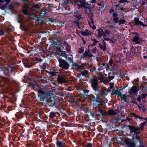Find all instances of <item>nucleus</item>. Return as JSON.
<instances>
[{
  "label": "nucleus",
  "mask_w": 147,
  "mask_h": 147,
  "mask_svg": "<svg viewBox=\"0 0 147 147\" xmlns=\"http://www.w3.org/2000/svg\"><path fill=\"white\" fill-rule=\"evenodd\" d=\"M132 41L135 42L136 44H140L142 41V39L138 36H136L133 38Z\"/></svg>",
  "instance_id": "obj_9"
},
{
  "label": "nucleus",
  "mask_w": 147,
  "mask_h": 147,
  "mask_svg": "<svg viewBox=\"0 0 147 147\" xmlns=\"http://www.w3.org/2000/svg\"><path fill=\"white\" fill-rule=\"evenodd\" d=\"M65 51H63L61 52V55L63 57H66V58L67 59V56Z\"/></svg>",
  "instance_id": "obj_34"
},
{
  "label": "nucleus",
  "mask_w": 147,
  "mask_h": 147,
  "mask_svg": "<svg viewBox=\"0 0 147 147\" xmlns=\"http://www.w3.org/2000/svg\"><path fill=\"white\" fill-rule=\"evenodd\" d=\"M146 20H147V19H146Z\"/></svg>",
  "instance_id": "obj_63"
},
{
  "label": "nucleus",
  "mask_w": 147,
  "mask_h": 147,
  "mask_svg": "<svg viewBox=\"0 0 147 147\" xmlns=\"http://www.w3.org/2000/svg\"><path fill=\"white\" fill-rule=\"evenodd\" d=\"M108 114L109 115H114L116 114V113L113 110H110L108 111Z\"/></svg>",
  "instance_id": "obj_22"
},
{
  "label": "nucleus",
  "mask_w": 147,
  "mask_h": 147,
  "mask_svg": "<svg viewBox=\"0 0 147 147\" xmlns=\"http://www.w3.org/2000/svg\"><path fill=\"white\" fill-rule=\"evenodd\" d=\"M129 127L131 132H134L136 134H139L140 133L139 128L133 126H129Z\"/></svg>",
  "instance_id": "obj_5"
},
{
  "label": "nucleus",
  "mask_w": 147,
  "mask_h": 147,
  "mask_svg": "<svg viewBox=\"0 0 147 147\" xmlns=\"http://www.w3.org/2000/svg\"><path fill=\"white\" fill-rule=\"evenodd\" d=\"M84 51V49L83 47H81L79 49L78 52L80 53H82Z\"/></svg>",
  "instance_id": "obj_29"
},
{
  "label": "nucleus",
  "mask_w": 147,
  "mask_h": 147,
  "mask_svg": "<svg viewBox=\"0 0 147 147\" xmlns=\"http://www.w3.org/2000/svg\"><path fill=\"white\" fill-rule=\"evenodd\" d=\"M59 66L62 68L67 69L69 67V64L64 60L62 59H59Z\"/></svg>",
  "instance_id": "obj_3"
},
{
  "label": "nucleus",
  "mask_w": 147,
  "mask_h": 147,
  "mask_svg": "<svg viewBox=\"0 0 147 147\" xmlns=\"http://www.w3.org/2000/svg\"><path fill=\"white\" fill-rule=\"evenodd\" d=\"M73 66L74 67L78 69H80L82 67L81 66H79L76 63H75L74 64Z\"/></svg>",
  "instance_id": "obj_21"
},
{
  "label": "nucleus",
  "mask_w": 147,
  "mask_h": 147,
  "mask_svg": "<svg viewBox=\"0 0 147 147\" xmlns=\"http://www.w3.org/2000/svg\"><path fill=\"white\" fill-rule=\"evenodd\" d=\"M105 32L107 36L110 38H113V34L112 33L109 32L108 30H105Z\"/></svg>",
  "instance_id": "obj_15"
},
{
  "label": "nucleus",
  "mask_w": 147,
  "mask_h": 147,
  "mask_svg": "<svg viewBox=\"0 0 147 147\" xmlns=\"http://www.w3.org/2000/svg\"><path fill=\"white\" fill-rule=\"evenodd\" d=\"M113 18H115V17H117V14L115 12H113Z\"/></svg>",
  "instance_id": "obj_44"
},
{
  "label": "nucleus",
  "mask_w": 147,
  "mask_h": 147,
  "mask_svg": "<svg viewBox=\"0 0 147 147\" xmlns=\"http://www.w3.org/2000/svg\"><path fill=\"white\" fill-rule=\"evenodd\" d=\"M114 93L117 94L119 96H120L121 94L120 91L118 90H115L114 92Z\"/></svg>",
  "instance_id": "obj_28"
},
{
  "label": "nucleus",
  "mask_w": 147,
  "mask_h": 147,
  "mask_svg": "<svg viewBox=\"0 0 147 147\" xmlns=\"http://www.w3.org/2000/svg\"><path fill=\"white\" fill-rule=\"evenodd\" d=\"M96 50H97V49L96 47H95V48L93 49L92 50L93 53H95V52H96Z\"/></svg>",
  "instance_id": "obj_45"
},
{
  "label": "nucleus",
  "mask_w": 147,
  "mask_h": 147,
  "mask_svg": "<svg viewBox=\"0 0 147 147\" xmlns=\"http://www.w3.org/2000/svg\"><path fill=\"white\" fill-rule=\"evenodd\" d=\"M90 82L92 84V86L95 90H96V88L98 83V81L96 77H94L92 78L90 80Z\"/></svg>",
  "instance_id": "obj_4"
},
{
  "label": "nucleus",
  "mask_w": 147,
  "mask_h": 147,
  "mask_svg": "<svg viewBox=\"0 0 147 147\" xmlns=\"http://www.w3.org/2000/svg\"><path fill=\"white\" fill-rule=\"evenodd\" d=\"M110 12L111 13H112V12H114V11H113V10L112 9H111L110 10Z\"/></svg>",
  "instance_id": "obj_52"
},
{
  "label": "nucleus",
  "mask_w": 147,
  "mask_h": 147,
  "mask_svg": "<svg viewBox=\"0 0 147 147\" xmlns=\"http://www.w3.org/2000/svg\"><path fill=\"white\" fill-rule=\"evenodd\" d=\"M104 76L102 75H100L98 77V79L102 82L104 80Z\"/></svg>",
  "instance_id": "obj_23"
},
{
  "label": "nucleus",
  "mask_w": 147,
  "mask_h": 147,
  "mask_svg": "<svg viewBox=\"0 0 147 147\" xmlns=\"http://www.w3.org/2000/svg\"><path fill=\"white\" fill-rule=\"evenodd\" d=\"M146 124V123L145 122H144L142 123L141 124V126L140 127V128H142L145 125V124Z\"/></svg>",
  "instance_id": "obj_39"
},
{
  "label": "nucleus",
  "mask_w": 147,
  "mask_h": 147,
  "mask_svg": "<svg viewBox=\"0 0 147 147\" xmlns=\"http://www.w3.org/2000/svg\"><path fill=\"white\" fill-rule=\"evenodd\" d=\"M24 64L25 67H30L32 66V65H31L28 63H24Z\"/></svg>",
  "instance_id": "obj_35"
},
{
  "label": "nucleus",
  "mask_w": 147,
  "mask_h": 147,
  "mask_svg": "<svg viewBox=\"0 0 147 147\" xmlns=\"http://www.w3.org/2000/svg\"><path fill=\"white\" fill-rule=\"evenodd\" d=\"M147 57L146 56H144V58H146Z\"/></svg>",
  "instance_id": "obj_59"
},
{
  "label": "nucleus",
  "mask_w": 147,
  "mask_h": 147,
  "mask_svg": "<svg viewBox=\"0 0 147 147\" xmlns=\"http://www.w3.org/2000/svg\"><path fill=\"white\" fill-rule=\"evenodd\" d=\"M126 1V0H120V3H124Z\"/></svg>",
  "instance_id": "obj_50"
},
{
  "label": "nucleus",
  "mask_w": 147,
  "mask_h": 147,
  "mask_svg": "<svg viewBox=\"0 0 147 147\" xmlns=\"http://www.w3.org/2000/svg\"><path fill=\"white\" fill-rule=\"evenodd\" d=\"M139 147H145L144 146H141Z\"/></svg>",
  "instance_id": "obj_58"
},
{
  "label": "nucleus",
  "mask_w": 147,
  "mask_h": 147,
  "mask_svg": "<svg viewBox=\"0 0 147 147\" xmlns=\"http://www.w3.org/2000/svg\"><path fill=\"white\" fill-rule=\"evenodd\" d=\"M121 96V98L122 99L124 100L125 101H126L127 100H126V97L127 96L125 94H121V95L120 96Z\"/></svg>",
  "instance_id": "obj_24"
},
{
  "label": "nucleus",
  "mask_w": 147,
  "mask_h": 147,
  "mask_svg": "<svg viewBox=\"0 0 147 147\" xmlns=\"http://www.w3.org/2000/svg\"><path fill=\"white\" fill-rule=\"evenodd\" d=\"M108 78L111 80H112L114 78V77L113 76H109Z\"/></svg>",
  "instance_id": "obj_47"
},
{
  "label": "nucleus",
  "mask_w": 147,
  "mask_h": 147,
  "mask_svg": "<svg viewBox=\"0 0 147 147\" xmlns=\"http://www.w3.org/2000/svg\"><path fill=\"white\" fill-rule=\"evenodd\" d=\"M38 96L40 97V100L41 101L44 100L43 97L46 96L47 98H51V96L52 95V94L50 92H48L46 94L43 91L41 90L38 91Z\"/></svg>",
  "instance_id": "obj_2"
},
{
  "label": "nucleus",
  "mask_w": 147,
  "mask_h": 147,
  "mask_svg": "<svg viewBox=\"0 0 147 147\" xmlns=\"http://www.w3.org/2000/svg\"><path fill=\"white\" fill-rule=\"evenodd\" d=\"M83 55L84 57L85 58L90 57L93 56V55L92 54L90 53V52L88 49V50L85 51L83 54Z\"/></svg>",
  "instance_id": "obj_12"
},
{
  "label": "nucleus",
  "mask_w": 147,
  "mask_h": 147,
  "mask_svg": "<svg viewBox=\"0 0 147 147\" xmlns=\"http://www.w3.org/2000/svg\"><path fill=\"white\" fill-rule=\"evenodd\" d=\"M4 1L3 0H0V3H4Z\"/></svg>",
  "instance_id": "obj_56"
},
{
  "label": "nucleus",
  "mask_w": 147,
  "mask_h": 147,
  "mask_svg": "<svg viewBox=\"0 0 147 147\" xmlns=\"http://www.w3.org/2000/svg\"><path fill=\"white\" fill-rule=\"evenodd\" d=\"M51 74L53 76H56L58 74L57 72H51Z\"/></svg>",
  "instance_id": "obj_36"
},
{
  "label": "nucleus",
  "mask_w": 147,
  "mask_h": 147,
  "mask_svg": "<svg viewBox=\"0 0 147 147\" xmlns=\"http://www.w3.org/2000/svg\"><path fill=\"white\" fill-rule=\"evenodd\" d=\"M89 22H90V23L92 24V25L94 24V22L92 18V17L90 18V20L89 21Z\"/></svg>",
  "instance_id": "obj_33"
},
{
  "label": "nucleus",
  "mask_w": 147,
  "mask_h": 147,
  "mask_svg": "<svg viewBox=\"0 0 147 147\" xmlns=\"http://www.w3.org/2000/svg\"><path fill=\"white\" fill-rule=\"evenodd\" d=\"M125 21L124 19H121L119 20V23L120 25L121 24H125Z\"/></svg>",
  "instance_id": "obj_27"
},
{
  "label": "nucleus",
  "mask_w": 147,
  "mask_h": 147,
  "mask_svg": "<svg viewBox=\"0 0 147 147\" xmlns=\"http://www.w3.org/2000/svg\"><path fill=\"white\" fill-rule=\"evenodd\" d=\"M57 81L59 83H63L66 82L67 80L64 75H59L57 79Z\"/></svg>",
  "instance_id": "obj_8"
},
{
  "label": "nucleus",
  "mask_w": 147,
  "mask_h": 147,
  "mask_svg": "<svg viewBox=\"0 0 147 147\" xmlns=\"http://www.w3.org/2000/svg\"><path fill=\"white\" fill-rule=\"evenodd\" d=\"M141 99H142L141 97L140 96H139L137 100L138 101H140L141 100Z\"/></svg>",
  "instance_id": "obj_49"
},
{
  "label": "nucleus",
  "mask_w": 147,
  "mask_h": 147,
  "mask_svg": "<svg viewBox=\"0 0 147 147\" xmlns=\"http://www.w3.org/2000/svg\"><path fill=\"white\" fill-rule=\"evenodd\" d=\"M102 36L104 38V40H108L110 39V38L105 33L103 34L102 35Z\"/></svg>",
  "instance_id": "obj_18"
},
{
  "label": "nucleus",
  "mask_w": 147,
  "mask_h": 147,
  "mask_svg": "<svg viewBox=\"0 0 147 147\" xmlns=\"http://www.w3.org/2000/svg\"><path fill=\"white\" fill-rule=\"evenodd\" d=\"M113 18V20L115 22L117 23L119 22V20L118 18L117 17H115V18Z\"/></svg>",
  "instance_id": "obj_32"
},
{
  "label": "nucleus",
  "mask_w": 147,
  "mask_h": 147,
  "mask_svg": "<svg viewBox=\"0 0 147 147\" xmlns=\"http://www.w3.org/2000/svg\"><path fill=\"white\" fill-rule=\"evenodd\" d=\"M63 45L64 46H66V47H68L69 48V46L68 43L67 42H64L63 43Z\"/></svg>",
  "instance_id": "obj_38"
},
{
  "label": "nucleus",
  "mask_w": 147,
  "mask_h": 147,
  "mask_svg": "<svg viewBox=\"0 0 147 147\" xmlns=\"http://www.w3.org/2000/svg\"><path fill=\"white\" fill-rule=\"evenodd\" d=\"M125 143L127 145V147H135V145L134 142L127 139L125 140Z\"/></svg>",
  "instance_id": "obj_7"
},
{
  "label": "nucleus",
  "mask_w": 147,
  "mask_h": 147,
  "mask_svg": "<svg viewBox=\"0 0 147 147\" xmlns=\"http://www.w3.org/2000/svg\"><path fill=\"white\" fill-rule=\"evenodd\" d=\"M7 5L6 4L5 5H0V8L2 9H4L6 7Z\"/></svg>",
  "instance_id": "obj_31"
},
{
  "label": "nucleus",
  "mask_w": 147,
  "mask_h": 147,
  "mask_svg": "<svg viewBox=\"0 0 147 147\" xmlns=\"http://www.w3.org/2000/svg\"><path fill=\"white\" fill-rule=\"evenodd\" d=\"M7 32H9L11 30V29L9 28L8 27H7Z\"/></svg>",
  "instance_id": "obj_48"
},
{
  "label": "nucleus",
  "mask_w": 147,
  "mask_h": 147,
  "mask_svg": "<svg viewBox=\"0 0 147 147\" xmlns=\"http://www.w3.org/2000/svg\"><path fill=\"white\" fill-rule=\"evenodd\" d=\"M56 144L59 147H65L64 146L65 145L64 143H62L59 141H57Z\"/></svg>",
  "instance_id": "obj_16"
},
{
  "label": "nucleus",
  "mask_w": 147,
  "mask_h": 147,
  "mask_svg": "<svg viewBox=\"0 0 147 147\" xmlns=\"http://www.w3.org/2000/svg\"><path fill=\"white\" fill-rule=\"evenodd\" d=\"M89 24L90 27L93 29H95L96 28V26L94 25V24H91L90 22H89Z\"/></svg>",
  "instance_id": "obj_30"
},
{
  "label": "nucleus",
  "mask_w": 147,
  "mask_h": 147,
  "mask_svg": "<svg viewBox=\"0 0 147 147\" xmlns=\"http://www.w3.org/2000/svg\"><path fill=\"white\" fill-rule=\"evenodd\" d=\"M114 85V83H110L109 84V85L110 86V88L111 89H112L113 88V86Z\"/></svg>",
  "instance_id": "obj_37"
},
{
  "label": "nucleus",
  "mask_w": 147,
  "mask_h": 147,
  "mask_svg": "<svg viewBox=\"0 0 147 147\" xmlns=\"http://www.w3.org/2000/svg\"><path fill=\"white\" fill-rule=\"evenodd\" d=\"M102 65H105V64H104V63H102Z\"/></svg>",
  "instance_id": "obj_61"
},
{
  "label": "nucleus",
  "mask_w": 147,
  "mask_h": 147,
  "mask_svg": "<svg viewBox=\"0 0 147 147\" xmlns=\"http://www.w3.org/2000/svg\"><path fill=\"white\" fill-rule=\"evenodd\" d=\"M67 51V52H70V50L69 49V48L68 47H66Z\"/></svg>",
  "instance_id": "obj_51"
},
{
  "label": "nucleus",
  "mask_w": 147,
  "mask_h": 147,
  "mask_svg": "<svg viewBox=\"0 0 147 147\" xmlns=\"http://www.w3.org/2000/svg\"><path fill=\"white\" fill-rule=\"evenodd\" d=\"M102 103H103V102L102 101H101L98 104L100 105H101L102 104Z\"/></svg>",
  "instance_id": "obj_54"
},
{
  "label": "nucleus",
  "mask_w": 147,
  "mask_h": 147,
  "mask_svg": "<svg viewBox=\"0 0 147 147\" xmlns=\"http://www.w3.org/2000/svg\"><path fill=\"white\" fill-rule=\"evenodd\" d=\"M23 9V13L26 15H27L29 16H30L31 14V12L30 9L29 8L31 7L32 9L35 12L38 11L36 9H38L39 8V7L38 5L36 4H34L32 5H32H25Z\"/></svg>",
  "instance_id": "obj_1"
},
{
  "label": "nucleus",
  "mask_w": 147,
  "mask_h": 147,
  "mask_svg": "<svg viewBox=\"0 0 147 147\" xmlns=\"http://www.w3.org/2000/svg\"><path fill=\"white\" fill-rule=\"evenodd\" d=\"M146 4V2H142V4L143 5H144Z\"/></svg>",
  "instance_id": "obj_57"
},
{
  "label": "nucleus",
  "mask_w": 147,
  "mask_h": 147,
  "mask_svg": "<svg viewBox=\"0 0 147 147\" xmlns=\"http://www.w3.org/2000/svg\"><path fill=\"white\" fill-rule=\"evenodd\" d=\"M4 1V2L5 1L6 2V3H5L6 4V5H7L8 4H9V2H10L11 0H3Z\"/></svg>",
  "instance_id": "obj_40"
},
{
  "label": "nucleus",
  "mask_w": 147,
  "mask_h": 147,
  "mask_svg": "<svg viewBox=\"0 0 147 147\" xmlns=\"http://www.w3.org/2000/svg\"><path fill=\"white\" fill-rule=\"evenodd\" d=\"M91 40L93 42V43L91 45H90L88 46V48L89 49V47H90L91 45V46H95V45L98 42V41L96 39L94 38L93 39H91Z\"/></svg>",
  "instance_id": "obj_17"
},
{
  "label": "nucleus",
  "mask_w": 147,
  "mask_h": 147,
  "mask_svg": "<svg viewBox=\"0 0 147 147\" xmlns=\"http://www.w3.org/2000/svg\"><path fill=\"white\" fill-rule=\"evenodd\" d=\"M100 90L101 93V94L104 95H107L108 92V90L104 87H101Z\"/></svg>",
  "instance_id": "obj_13"
},
{
  "label": "nucleus",
  "mask_w": 147,
  "mask_h": 147,
  "mask_svg": "<svg viewBox=\"0 0 147 147\" xmlns=\"http://www.w3.org/2000/svg\"><path fill=\"white\" fill-rule=\"evenodd\" d=\"M106 66H107V69L109 67V66L107 64H106Z\"/></svg>",
  "instance_id": "obj_55"
},
{
  "label": "nucleus",
  "mask_w": 147,
  "mask_h": 147,
  "mask_svg": "<svg viewBox=\"0 0 147 147\" xmlns=\"http://www.w3.org/2000/svg\"><path fill=\"white\" fill-rule=\"evenodd\" d=\"M135 138L137 140H139V139H140V137L138 136H136L135 137Z\"/></svg>",
  "instance_id": "obj_53"
},
{
  "label": "nucleus",
  "mask_w": 147,
  "mask_h": 147,
  "mask_svg": "<svg viewBox=\"0 0 147 147\" xmlns=\"http://www.w3.org/2000/svg\"><path fill=\"white\" fill-rule=\"evenodd\" d=\"M87 146L88 147H92V144L90 143H88L87 144Z\"/></svg>",
  "instance_id": "obj_43"
},
{
  "label": "nucleus",
  "mask_w": 147,
  "mask_h": 147,
  "mask_svg": "<svg viewBox=\"0 0 147 147\" xmlns=\"http://www.w3.org/2000/svg\"><path fill=\"white\" fill-rule=\"evenodd\" d=\"M134 22L135 24L136 25H142L144 27L147 26V25L144 24L142 22L140 21L137 18H135Z\"/></svg>",
  "instance_id": "obj_11"
},
{
  "label": "nucleus",
  "mask_w": 147,
  "mask_h": 147,
  "mask_svg": "<svg viewBox=\"0 0 147 147\" xmlns=\"http://www.w3.org/2000/svg\"><path fill=\"white\" fill-rule=\"evenodd\" d=\"M55 116L56 114L54 112H52L50 114L49 117L51 118H53Z\"/></svg>",
  "instance_id": "obj_26"
},
{
  "label": "nucleus",
  "mask_w": 147,
  "mask_h": 147,
  "mask_svg": "<svg viewBox=\"0 0 147 147\" xmlns=\"http://www.w3.org/2000/svg\"><path fill=\"white\" fill-rule=\"evenodd\" d=\"M146 95L145 94H143L141 95L140 96L141 97L142 99L144 98L145 97H146Z\"/></svg>",
  "instance_id": "obj_42"
},
{
  "label": "nucleus",
  "mask_w": 147,
  "mask_h": 147,
  "mask_svg": "<svg viewBox=\"0 0 147 147\" xmlns=\"http://www.w3.org/2000/svg\"><path fill=\"white\" fill-rule=\"evenodd\" d=\"M104 43V45L103 46H102L101 45L100 43H99V47L100 48L103 50H105L106 49V47L105 44V42L104 41L103 42Z\"/></svg>",
  "instance_id": "obj_20"
},
{
  "label": "nucleus",
  "mask_w": 147,
  "mask_h": 147,
  "mask_svg": "<svg viewBox=\"0 0 147 147\" xmlns=\"http://www.w3.org/2000/svg\"><path fill=\"white\" fill-rule=\"evenodd\" d=\"M68 59H70V60H71V59L70 58H69Z\"/></svg>",
  "instance_id": "obj_60"
},
{
  "label": "nucleus",
  "mask_w": 147,
  "mask_h": 147,
  "mask_svg": "<svg viewBox=\"0 0 147 147\" xmlns=\"http://www.w3.org/2000/svg\"><path fill=\"white\" fill-rule=\"evenodd\" d=\"M81 73L82 76H85L88 74V72L87 71L85 70L82 71Z\"/></svg>",
  "instance_id": "obj_25"
},
{
  "label": "nucleus",
  "mask_w": 147,
  "mask_h": 147,
  "mask_svg": "<svg viewBox=\"0 0 147 147\" xmlns=\"http://www.w3.org/2000/svg\"><path fill=\"white\" fill-rule=\"evenodd\" d=\"M138 89L137 87L135 86L132 87L129 92L130 95L131 96H133V95H136L138 91Z\"/></svg>",
  "instance_id": "obj_6"
},
{
  "label": "nucleus",
  "mask_w": 147,
  "mask_h": 147,
  "mask_svg": "<svg viewBox=\"0 0 147 147\" xmlns=\"http://www.w3.org/2000/svg\"><path fill=\"white\" fill-rule=\"evenodd\" d=\"M74 16L77 19V21H74V23L78 24L79 23V20L81 18V15L78 13L76 12L74 13Z\"/></svg>",
  "instance_id": "obj_10"
},
{
  "label": "nucleus",
  "mask_w": 147,
  "mask_h": 147,
  "mask_svg": "<svg viewBox=\"0 0 147 147\" xmlns=\"http://www.w3.org/2000/svg\"><path fill=\"white\" fill-rule=\"evenodd\" d=\"M97 32H98V35L99 37H101L102 36L103 34L104 33V32L102 31V30L101 29H97Z\"/></svg>",
  "instance_id": "obj_14"
},
{
  "label": "nucleus",
  "mask_w": 147,
  "mask_h": 147,
  "mask_svg": "<svg viewBox=\"0 0 147 147\" xmlns=\"http://www.w3.org/2000/svg\"><path fill=\"white\" fill-rule=\"evenodd\" d=\"M5 33L4 31L2 30H0V35H3Z\"/></svg>",
  "instance_id": "obj_41"
},
{
  "label": "nucleus",
  "mask_w": 147,
  "mask_h": 147,
  "mask_svg": "<svg viewBox=\"0 0 147 147\" xmlns=\"http://www.w3.org/2000/svg\"><path fill=\"white\" fill-rule=\"evenodd\" d=\"M99 111H100V112H101V111H102L101 110H100Z\"/></svg>",
  "instance_id": "obj_62"
},
{
  "label": "nucleus",
  "mask_w": 147,
  "mask_h": 147,
  "mask_svg": "<svg viewBox=\"0 0 147 147\" xmlns=\"http://www.w3.org/2000/svg\"><path fill=\"white\" fill-rule=\"evenodd\" d=\"M81 33L82 35L86 36L90 35V32L88 30H86L84 32H82Z\"/></svg>",
  "instance_id": "obj_19"
},
{
  "label": "nucleus",
  "mask_w": 147,
  "mask_h": 147,
  "mask_svg": "<svg viewBox=\"0 0 147 147\" xmlns=\"http://www.w3.org/2000/svg\"><path fill=\"white\" fill-rule=\"evenodd\" d=\"M138 107L140 109H141L144 107V106L141 104H140V105L138 106Z\"/></svg>",
  "instance_id": "obj_46"
}]
</instances>
